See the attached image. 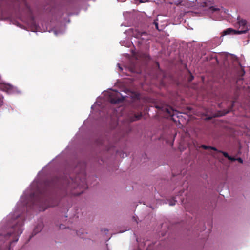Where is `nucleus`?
Returning <instances> with one entry per match:
<instances>
[{
	"instance_id": "f257e3e1",
	"label": "nucleus",
	"mask_w": 250,
	"mask_h": 250,
	"mask_svg": "<svg viewBox=\"0 0 250 250\" xmlns=\"http://www.w3.org/2000/svg\"><path fill=\"white\" fill-rule=\"evenodd\" d=\"M23 220L20 217L14 219L8 229L6 234H4L5 239L10 240V245L18 241L19 236L22 233Z\"/></svg>"
},
{
	"instance_id": "f03ea898",
	"label": "nucleus",
	"mask_w": 250,
	"mask_h": 250,
	"mask_svg": "<svg viewBox=\"0 0 250 250\" xmlns=\"http://www.w3.org/2000/svg\"><path fill=\"white\" fill-rule=\"evenodd\" d=\"M78 179H79V176H77L74 181L73 179H71V181L68 182L66 187L67 190H71L72 188H74V189H79L81 190L80 192L72 191L71 194L74 196L80 195L83 192V191L84 189L87 188V186L85 183V179L81 180L80 183H78Z\"/></svg>"
},
{
	"instance_id": "7ed1b4c3",
	"label": "nucleus",
	"mask_w": 250,
	"mask_h": 250,
	"mask_svg": "<svg viewBox=\"0 0 250 250\" xmlns=\"http://www.w3.org/2000/svg\"><path fill=\"white\" fill-rule=\"evenodd\" d=\"M239 29L237 30L231 28H228L223 32V35L229 34H242L246 33L248 28L247 26V21L245 20H241L238 21Z\"/></svg>"
},
{
	"instance_id": "20e7f679",
	"label": "nucleus",
	"mask_w": 250,
	"mask_h": 250,
	"mask_svg": "<svg viewBox=\"0 0 250 250\" xmlns=\"http://www.w3.org/2000/svg\"><path fill=\"white\" fill-rule=\"evenodd\" d=\"M124 100L123 97H121L120 93L117 91L113 90L109 93V100L112 104H117L122 102Z\"/></svg>"
},
{
	"instance_id": "39448f33",
	"label": "nucleus",
	"mask_w": 250,
	"mask_h": 250,
	"mask_svg": "<svg viewBox=\"0 0 250 250\" xmlns=\"http://www.w3.org/2000/svg\"><path fill=\"white\" fill-rule=\"evenodd\" d=\"M45 201L44 195L43 194H41L39 197H37L35 199L34 204L41 205L43 204V202Z\"/></svg>"
},
{
	"instance_id": "423d86ee",
	"label": "nucleus",
	"mask_w": 250,
	"mask_h": 250,
	"mask_svg": "<svg viewBox=\"0 0 250 250\" xmlns=\"http://www.w3.org/2000/svg\"><path fill=\"white\" fill-rule=\"evenodd\" d=\"M142 114L141 113H135L133 116H130L129 117V121L130 122H132L137 120H138L141 118Z\"/></svg>"
},
{
	"instance_id": "0eeeda50",
	"label": "nucleus",
	"mask_w": 250,
	"mask_h": 250,
	"mask_svg": "<svg viewBox=\"0 0 250 250\" xmlns=\"http://www.w3.org/2000/svg\"><path fill=\"white\" fill-rule=\"evenodd\" d=\"M234 101H232V102L231 103V106L229 108V109L228 110L224 111L223 113H222L221 114H219L217 116H221L225 115H226L227 113H229V112H230L232 110V108H233V106H234Z\"/></svg>"
},
{
	"instance_id": "6e6552de",
	"label": "nucleus",
	"mask_w": 250,
	"mask_h": 250,
	"mask_svg": "<svg viewBox=\"0 0 250 250\" xmlns=\"http://www.w3.org/2000/svg\"><path fill=\"white\" fill-rule=\"evenodd\" d=\"M3 90L7 92L11 91L13 89V86L8 84H3Z\"/></svg>"
},
{
	"instance_id": "1a4fd4ad",
	"label": "nucleus",
	"mask_w": 250,
	"mask_h": 250,
	"mask_svg": "<svg viewBox=\"0 0 250 250\" xmlns=\"http://www.w3.org/2000/svg\"><path fill=\"white\" fill-rule=\"evenodd\" d=\"M165 110L166 112L167 113L171 116H174V112H176V110H173V109L170 107L166 108Z\"/></svg>"
},
{
	"instance_id": "9d476101",
	"label": "nucleus",
	"mask_w": 250,
	"mask_h": 250,
	"mask_svg": "<svg viewBox=\"0 0 250 250\" xmlns=\"http://www.w3.org/2000/svg\"><path fill=\"white\" fill-rule=\"evenodd\" d=\"M201 147L205 149V150H207V149H211V150H214V151H218V149H217L216 148L214 147H212V146H207L206 145H202L201 146Z\"/></svg>"
},
{
	"instance_id": "9b49d317",
	"label": "nucleus",
	"mask_w": 250,
	"mask_h": 250,
	"mask_svg": "<svg viewBox=\"0 0 250 250\" xmlns=\"http://www.w3.org/2000/svg\"><path fill=\"white\" fill-rule=\"evenodd\" d=\"M146 35H147V33L146 32L137 31L136 33L135 34V37L137 38H141L142 36Z\"/></svg>"
},
{
	"instance_id": "f8f14e48",
	"label": "nucleus",
	"mask_w": 250,
	"mask_h": 250,
	"mask_svg": "<svg viewBox=\"0 0 250 250\" xmlns=\"http://www.w3.org/2000/svg\"><path fill=\"white\" fill-rule=\"evenodd\" d=\"M216 151L219 152V153H221L225 157H226V158H227L228 159L229 158V155L228 153L226 152H224V151H222L221 150H218V151Z\"/></svg>"
},
{
	"instance_id": "ddd939ff",
	"label": "nucleus",
	"mask_w": 250,
	"mask_h": 250,
	"mask_svg": "<svg viewBox=\"0 0 250 250\" xmlns=\"http://www.w3.org/2000/svg\"><path fill=\"white\" fill-rule=\"evenodd\" d=\"M157 21L158 20L156 19V20H155L154 21V22H153V24L155 25V28L156 29H157L158 30H160L159 29V27H158V23L157 22Z\"/></svg>"
},
{
	"instance_id": "4468645a",
	"label": "nucleus",
	"mask_w": 250,
	"mask_h": 250,
	"mask_svg": "<svg viewBox=\"0 0 250 250\" xmlns=\"http://www.w3.org/2000/svg\"><path fill=\"white\" fill-rule=\"evenodd\" d=\"M42 227V225H40V226H37V227H36V228H35V229H34V232H35V233H37V232H39V231H40V230H41V229Z\"/></svg>"
},
{
	"instance_id": "2eb2a0df",
	"label": "nucleus",
	"mask_w": 250,
	"mask_h": 250,
	"mask_svg": "<svg viewBox=\"0 0 250 250\" xmlns=\"http://www.w3.org/2000/svg\"><path fill=\"white\" fill-rule=\"evenodd\" d=\"M210 10L212 11V12H216L220 10V9L217 8H215L213 6H211L210 7Z\"/></svg>"
},
{
	"instance_id": "dca6fc26",
	"label": "nucleus",
	"mask_w": 250,
	"mask_h": 250,
	"mask_svg": "<svg viewBox=\"0 0 250 250\" xmlns=\"http://www.w3.org/2000/svg\"><path fill=\"white\" fill-rule=\"evenodd\" d=\"M21 0L23 2V3L24 4L25 7L26 8H27V9H29V6H28V4L27 3L26 0Z\"/></svg>"
},
{
	"instance_id": "f3484780",
	"label": "nucleus",
	"mask_w": 250,
	"mask_h": 250,
	"mask_svg": "<svg viewBox=\"0 0 250 250\" xmlns=\"http://www.w3.org/2000/svg\"><path fill=\"white\" fill-rule=\"evenodd\" d=\"M193 78H194L193 76L191 73H190V76L188 79V82H191L193 80Z\"/></svg>"
},
{
	"instance_id": "a211bd4d",
	"label": "nucleus",
	"mask_w": 250,
	"mask_h": 250,
	"mask_svg": "<svg viewBox=\"0 0 250 250\" xmlns=\"http://www.w3.org/2000/svg\"><path fill=\"white\" fill-rule=\"evenodd\" d=\"M228 159L231 161H235L236 160V159L234 157H231V156H229Z\"/></svg>"
},
{
	"instance_id": "6ab92c4d",
	"label": "nucleus",
	"mask_w": 250,
	"mask_h": 250,
	"mask_svg": "<svg viewBox=\"0 0 250 250\" xmlns=\"http://www.w3.org/2000/svg\"><path fill=\"white\" fill-rule=\"evenodd\" d=\"M236 160L238 161L240 163H243V161L241 158H238L236 159Z\"/></svg>"
},
{
	"instance_id": "aec40b11",
	"label": "nucleus",
	"mask_w": 250,
	"mask_h": 250,
	"mask_svg": "<svg viewBox=\"0 0 250 250\" xmlns=\"http://www.w3.org/2000/svg\"><path fill=\"white\" fill-rule=\"evenodd\" d=\"M175 202H176V201H175V200H174L173 201H171V202L169 203L170 205V206H173V205H174L175 204Z\"/></svg>"
},
{
	"instance_id": "412c9836",
	"label": "nucleus",
	"mask_w": 250,
	"mask_h": 250,
	"mask_svg": "<svg viewBox=\"0 0 250 250\" xmlns=\"http://www.w3.org/2000/svg\"><path fill=\"white\" fill-rule=\"evenodd\" d=\"M119 68H120L121 70H122V68H121V67H120V66H119Z\"/></svg>"
},
{
	"instance_id": "4be33fe9",
	"label": "nucleus",
	"mask_w": 250,
	"mask_h": 250,
	"mask_svg": "<svg viewBox=\"0 0 250 250\" xmlns=\"http://www.w3.org/2000/svg\"><path fill=\"white\" fill-rule=\"evenodd\" d=\"M0 235H2V234H0Z\"/></svg>"
},
{
	"instance_id": "5701e85b",
	"label": "nucleus",
	"mask_w": 250,
	"mask_h": 250,
	"mask_svg": "<svg viewBox=\"0 0 250 250\" xmlns=\"http://www.w3.org/2000/svg\"><path fill=\"white\" fill-rule=\"evenodd\" d=\"M0 250H1V249H0Z\"/></svg>"
}]
</instances>
